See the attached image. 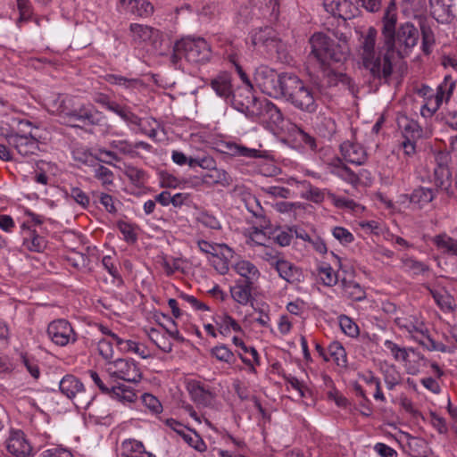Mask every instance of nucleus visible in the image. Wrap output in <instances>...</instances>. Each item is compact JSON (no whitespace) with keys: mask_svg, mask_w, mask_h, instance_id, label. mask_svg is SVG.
Wrapping results in <instances>:
<instances>
[{"mask_svg":"<svg viewBox=\"0 0 457 457\" xmlns=\"http://www.w3.org/2000/svg\"><path fill=\"white\" fill-rule=\"evenodd\" d=\"M396 21V7L391 3L383 16L384 45L378 51L375 48L377 30L373 27H370L361 36L358 55L362 66L374 79L387 80L392 75Z\"/></svg>","mask_w":457,"mask_h":457,"instance_id":"1","label":"nucleus"},{"mask_svg":"<svg viewBox=\"0 0 457 457\" xmlns=\"http://www.w3.org/2000/svg\"><path fill=\"white\" fill-rule=\"evenodd\" d=\"M279 96L284 97L297 110L306 113H314L318 109L313 89L292 73L285 72Z\"/></svg>","mask_w":457,"mask_h":457,"instance_id":"2","label":"nucleus"},{"mask_svg":"<svg viewBox=\"0 0 457 457\" xmlns=\"http://www.w3.org/2000/svg\"><path fill=\"white\" fill-rule=\"evenodd\" d=\"M311 55L316 59L321 67H328L331 62L345 61L350 52V47L345 36L335 43L323 33H314L310 38Z\"/></svg>","mask_w":457,"mask_h":457,"instance_id":"3","label":"nucleus"},{"mask_svg":"<svg viewBox=\"0 0 457 457\" xmlns=\"http://www.w3.org/2000/svg\"><path fill=\"white\" fill-rule=\"evenodd\" d=\"M211 57V46L206 40L202 37H187L175 43L170 62L176 69H184V62L192 64L206 63Z\"/></svg>","mask_w":457,"mask_h":457,"instance_id":"4","label":"nucleus"},{"mask_svg":"<svg viewBox=\"0 0 457 457\" xmlns=\"http://www.w3.org/2000/svg\"><path fill=\"white\" fill-rule=\"evenodd\" d=\"M395 324L400 329L405 330L411 337L428 351L448 352V348L443 343L431 338L428 328L422 318L417 315L398 317Z\"/></svg>","mask_w":457,"mask_h":457,"instance_id":"5","label":"nucleus"},{"mask_svg":"<svg viewBox=\"0 0 457 457\" xmlns=\"http://www.w3.org/2000/svg\"><path fill=\"white\" fill-rule=\"evenodd\" d=\"M59 116L62 123L74 127L98 126L104 120L103 112L97 111L92 104H81L71 110L65 104L59 108Z\"/></svg>","mask_w":457,"mask_h":457,"instance_id":"6","label":"nucleus"},{"mask_svg":"<svg viewBox=\"0 0 457 457\" xmlns=\"http://www.w3.org/2000/svg\"><path fill=\"white\" fill-rule=\"evenodd\" d=\"M106 371L112 378L130 384H138L143 378L139 363L130 358H119L109 361Z\"/></svg>","mask_w":457,"mask_h":457,"instance_id":"7","label":"nucleus"},{"mask_svg":"<svg viewBox=\"0 0 457 457\" xmlns=\"http://www.w3.org/2000/svg\"><path fill=\"white\" fill-rule=\"evenodd\" d=\"M455 88V81L451 75H446L437 86L436 94L429 95L420 108L423 117H431L444 102H448Z\"/></svg>","mask_w":457,"mask_h":457,"instance_id":"8","label":"nucleus"},{"mask_svg":"<svg viewBox=\"0 0 457 457\" xmlns=\"http://www.w3.org/2000/svg\"><path fill=\"white\" fill-rule=\"evenodd\" d=\"M284 76L285 73L277 76L274 70L266 65H261L255 69L253 81L264 94L278 97L282 92V79Z\"/></svg>","mask_w":457,"mask_h":457,"instance_id":"9","label":"nucleus"},{"mask_svg":"<svg viewBox=\"0 0 457 457\" xmlns=\"http://www.w3.org/2000/svg\"><path fill=\"white\" fill-rule=\"evenodd\" d=\"M59 388L62 395L73 400L78 408L88 409L91 406V396H86L83 383L73 375L64 376L60 383Z\"/></svg>","mask_w":457,"mask_h":457,"instance_id":"10","label":"nucleus"},{"mask_svg":"<svg viewBox=\"0 0 457 457\" xmlns=\"http://www.w3.org/2000/svg\"><path fill=\"white\" fill-rule=\"evenodd\" d=\"M196 245L202 253L220 259L215 268L220 274L228 271V262L234 256V251L229 246L225 244L210 243L204 239L197 240Z\"/></svg>","mask_w":457,"mask_h":457,"instance_id":"11","label":"nucleus"},{"mask_svg":"<svg viewBox=\"0 0 457 457\" xmlns=\"http://www.w3.org/2000/svg\"><path fill=\"white\" fill-rule=\"evenodd\" d=\"M47 335L51 341L59 346H65L77 340V335L71 323L64 319H58L49 323Z\"/></svg>","mask_w":457,"mask_h":457,"instance_id":"12","label":"nucleus"},{"mask_svg":"<svg viewBox=\"0 0 457 457\" xmlns=\"http://www.w3.org/2000/svg\"><path fill=\"white\" fill-rule=\"evenodd\" d=\"M253 44L258 48H263L268 54L278 53L282 46L277 32L270 27L260 28L253 31Z\"/></svg>","mask_w":457,"mask_h":457,"instance_id":"13","label":"nucleus"},{"mask_svg":"<svg viewBox=\"0 0 457 457\" xmlns=\"http://www.w3.org/2000/svg\"><path fill=\"white\" fill-rule=\"evenodd\" d=\"M4 137L8 145L22 157L36 154L39 150L38 141L31 135H20L11 132L4 135Z\"/></svg>","mask_w":457,"mask_h":457,"instance_id":"14","label":"nucleus"},{"mask_svg":"<svg viewBox=\"0 0 457 457\" xmlns=\"http://www.w3.org/2000/svg\"><path fill=\"white\" fill-rule=\"evenodd\" d=\"M420 38L418 29L411 22H405L399 26L395 31V46L397 44L398 52L408 53L413 48Z\"/></svg>","mask_w":457,"mask_h":457,"instance_id":"15","label":"nucleus"},{"mask_svg":"<svg viewBox=\"0 0 457 457\" xmlns=\"http://www.w3.org/2000/svg\"><path fill=\"white\" fill-rule=\"evenodd\" d=\"M128 125H135L140 128L141 131L150 138H155L157 136V128L159 123L154 119L143 120L135 114L129 106H124L118 113Z\"/></svg>","mask_w":457,"mask_h":457,"instance_id":"16","label":"nucleus"},{"mask_svg":"<svg viewBox=\"0 0 457 457\" xmlns=\"http://www.w3.org/2000/svg\"><path fill=\"white\" fill-rule=\"evenodd\" d=\"M129 34L133 43L137 46L155 45L161 37L158 29L139 23L130 24Z\"/></svg>","mask_w":457,"mask_h":457,"instance_id":"17","label":"nucleus"},{"mask_svg":"<svg viewBox=\"0 0 457 457\" xmlns=\"http://www.w3.org/2000/svg\"><path fill=\"white\" fill-rule=\"evenodd\" d=\"M187 389L191 399L199 405L209 406L214 400L215 394L211 390L210 386L201 381L195 379L188 380Z\"/></svg>","mask_w":457,"mask_h":457,"instance_id":"18","label":"nucleus"},{"mask_svg":"<svg viewBox=\"0 0 457 457\" xmlns=\"http://www.w3.org/2000/svg\"><path fill=\"white\" fill-rule=\"evenodd\" d=\"M323 7L332 16L344 21L354 17V9L350 0H323Z\"/></svg>","mask_w":457,"mask_h":457,"instance_id":"19","label":"nucleus"},{"mask_svg":"<svg viewBox=\"0 0 457 457\" xmlns=\"http://www.w3.org/2000/svg\"><path fill=\"white\" fill-rule=\"evenodd\" d=\"M6 447L10 453L17 457H26L31 453V446L21 430L12 431L6 442Z\"/></svg>","mask_w":457,"mask_h":457,"instance_id":"20","label":"nucleus"},{"mask_svg":"<svg viewBox=\"0 0 457 457\" xmlns=\"http://www.w3.org/2000/svg\"><path fill=\"white\" fill-rule=\"evenodd\" d=\"M210 87L216 96L230 101L234 98V90L231 83V77L228 73L221 72L210 80Z\"/></svg>","mask_w":457,"mask_h":457,"instance_id":"21","label":"nucleus"},{"mask_svg":"<svg viewBox=\"0 0 457 457\" xmlns=\"http://www.w3.org/2000/svg\"><path fill=\"white\" fill-rule=\"evenodd\" d=\"M453 0H429L431 16L440 23H449L453 19Z\"/></svg>","mask_w":457,"mask_h":457,"instance_id":"22","label":"nucleus"},{"mask_svg":"<svg viewBox=\"0 0 457 457\" xmlns=\"http://www.w3.org/2000/svg\"><path fill=\"white\" fill-rule=\"evenodd\" d=\"M107 395L123 405L132 404L138 398L137 391L133 386L121 383L111 386Z\"/></svg>","mask_w":457,"mask_h":457,"instance_id":"23","label":"nucleus"},{"mask_svg":"<svg viewBox=\"0 0 457 457\" xmlns=\"http://www.w3.org/2000/svg\"><path fill=\"white\" fill-rule=\"evenodd\" d=\"M341 153L345 160L350 163L361 165L367 160V154L363 147L358 144L344 142L341 146Z\"/></svg>","mask_w":457,"mask_h":457,"instance_id":"24","label":"nucleus"},{"mask_svg":"<svg viewBox=\"0 0 457 457\" xmlns=\"http://www.w3.org/2000/svg\"><path fill=\"white\" fill-rule=\"evenodd\" d=\"M21 234L23 236V245L29 251L32 252H43L46 246V239L37 234L35 230L23 223L21 226Z\"/></svg>","mask_w":457,"mask_h":457,"instance_id":"25","label":"nucleus"},{"mask_svg":"<svg viewBox=\"0 0 457 457\" xmlns=\"http://www.w3.org/2000/svg\"><path fill=\"white\" fill-rule=\"evenodd\" d=\"M120 4L126 12L142 18L154 12V5L148 0H120Z\"/></svg>","mask_w":457,"mask_h":457,"instance_id":"26","label":"nucleus"},{"mask_svg":"<svg viewBox=\"0 0 457 457\" xmlns=\"http://www.w3.org/2000/svg\"><path fill=\"white\" fill-rule=\"evenodd\" d=\"M235 271L242 278H245L243 283L254 285L260 276L261 272L259 269L248 260H239L234 264Z\"/></svg>","mask_w":457,"mask_h":457,"instance_id":"27","label":"nucleus"},{"mask_svg":"<svg viewBox=\"0 0 457 457\" xmlns=\"http://www.w3.org/2000/svg\"><path fill=\"white\" fill-rule=\"evenodd\" d=\"M121 457H156L153 453L145 450L144 444L137 439L124 440L120 445Z\"/></svg>","mask_w":457,"mask_h":457,"instance_id":"28","label":"nucleus"},{"mask_svg":"<svg viewBox=\"0 0 457 457\" xmlns=\"http://www.w3.org/2000/svg\"><path fill=\"white\" fill-rule=\"evenodd\" d=\"M415 208L422 209L436 197L434 189L426 187H418L410 195H404Z\"/></svg>","mask_w":457,"mask_h":457,"instance_id":"29","label":"nucleus"},{"mask_svg":"<svg viewBox=\"0 0 457 457\" xmlns=\"http://www.w3.org/2000/svg\"><path fill=\"white\" fill-rule=\"evenodd\" d=\"M232 341L236 346H238L241 349V352L238 353V356L241 361L253 370V365H258L260 363L257 350L252 346H247L244 341L237 337H234Z\"/></svg>","mask_w":457,"mask_h":457,"instance_id":"30","label":"nucleus"},{"mask_svg":"<svg viewBox=\"0 0 457 457\" xmlns=\"http://www.w3.org/2000/svg\"><path fill=\"white\" fill-rule=\"evenodd\" d=\"M253 285L237 281L235 286L230 287V295L235 302L241 305H247L252 300Z\"/></svg>","mask_w":457,"mask_h":457,"instance_id":"31","label":"nucleus"},{"mask_svg":"<svg viewBox=\"0 0 457 457\" xmlns=\"http://www.w3.org/2000/svg\"><path fill=\"white\" fill-rule=\"evenodd\" d=\"M380 371L388 390H394L402 384L403 376L395 365L385 362L381 365Z\"/></svg>","mask_w":457,"mask_h":457,"instance_id":"32","label":"nucleus"},{"mask_svg":"<svg viewBox=\"0 0 457 457\" xmlns=\"http://www.w3.org/2000/svg\"><path fill=\"white\" fill-rule=\"evenodd\" d=\"M273 268L278 273V276L289 283L297 280L300 275L299 270L292 262L283 258V256L277 262Z\"/></svg>","mask_w":457,"mask_h":457,"instance_id":"33","label":"nucleus"},{"mask_svg":"<svg viewBox=\"0 0 457 457\" xmlns=\"http://www.w3.org/2000/svg\"><path fill=\"white\" fill-rule=\"evenodd\" d=\"M436 249L442 253L457 256V240L446 234H439L432 239Z\"/></svg>","mask_w":457,"mask_h":457,"instance_id":"34","label":"nucleus"},{"mask_svg":"<svg viewBox=\"0 0 457 457\" xmlns=\"http://www.w3.org/2000/svg\"><path fill=\"white\" fill-rule=\"evenodd\" d=\"M71 156L79 165L94 166L96 161L89 148L79 144L72 146Z\"/></svg>","mask_w":457,"mask_h":457,"instance_id":"35","label":"nucleus"},{"mask_svg":"<svg viewBox=\"0 0 457 457\" xmlns=\"http://www.w3.org/2000/svg\"><path fill=\"white\" fill-rule=\"evenodd\" d=\"M214 321L218 327L220 334L224 337L228 336L231 330L236 332H240L242 330L241 326L237 322V320L227 313L217 316Z\"/></svg>","mask_w":457,"mask_h":457,"instance_id":"36","label":"nucleus"},{"mask_svg":"<svg viewBox=\"0 0 457 457\" xmlns=\"http://www.w3.org/2000/svg\"><path fill=\"white\" fill-rule=\"evenodd\" d=\"M204 183L219 184L223 187H228L231 183V178L225 170L212 168L209 172L202 177Z\"/></svg>","mask_w":457,"mask_h":457,"instance_id":"37","label":"nucleus"},{"mask_svg":"<svg viewBox=\"0 0 457 457\" xmlns=\"http://www.w3.org/2000/svg\"><path fill=\"white\" fill-rule=\"evenodd\" d=\"M384 345L389 354L393 357L395 361L406 362L409 359V353H414V349L410 347H403L392 340H386Z\"/></svg>","mask_w":457,"mask_h":457,"instance_id":"38","label":"nucleus"},{"mask_svg":"<svg viewBox=\"0 0 457 457\" xmlns=\"http://www.w3.org/2000/svg\"><path fill=\"white\" fill-rule=\"evenodd\" d=\"M402 269L412 275H420L428 270V266L407 254L401 258Z\"/></svg>","mask_w":457,"mask_h":457,"instance_id":"39","label":"nucleus"},{"mask_svg":"<svg viewBox=\"0 0 457 457\" xmlns=\"http://www.w3.org/2000/svg\"><path fill=\"white\" fill-rule=\"evenodd\" d=\"M429 292L436 304L445 312L453 309V298L443 288H429Z\"/></svg>","mask_w":457,"mask_h":457,"instance_id":"40","label":"nucleus"},{"mask_svg":"<svg viewBox=\"0 0 457 457\" xmlns=\"http://www.w3.org/2000/svg\"><path fill=\"white\" fill-rule=\"evenodd\" d=\"M330 172L350 184H356L359 181L358 176L341 161H337V163L331 165Z\"/></svg>","mask_w":457,"mask_h":457,"instance_id":"41","label":"nucleus"},{"mask_svg":"<svg viewBox=\"0 0 457 457\" xmlns=\"http://www.w3.org/2000/svg\"><path fill=\"white\" fill-rule=\"evenodd\" d=\"M328 353L329 356L337 366L342 368H345L347 366L346 352L339 342H332L328 345Z\"/></svg>","mask_w":457,"mask_h":457,"instance_id":"42","label":"nucleus"},{"mask_svg":"<svg viewBox=\"0 0 457 457\" xmlns=\"http://www.w3.org/2000/svg\"><path fill=\"white\" fill-rule=\"evenodd\" d=\"M270 237L278 245L284 247L290 245L293 238V227L292 228H276L269 232Z\"/></svg>","mask_w":457,"mask_h":457,"instance_id":"43","label":"nucleus"},{"mask_svg":"<svg viewBox=\"0 0 457 457\" xmlns=\"http://www.w3.org/2000/svg\"><path fill=\"white\" fill-rule=\"evenodd\" d=\"M451 172L445 164H439L434 169V180L441 189L446 190L450 186Z\"/></svg>","mask_w":457,"mask_h":457,"instance_id":"44","label":"nucleus"},{"mask_svg":"<svg viewBox=\"0 0 457 457\" xmlns=\"http://www.w3.org/2000/svg\"><path fill=\"white\" fill-rule=\"evenodd\" d=\"M319 133L324 137H329L333 136L337 131V124L335 120L329 116L318 117V122L316 124Z\"/></svg>","mask_w":457,"mask_h":457,"instance_id":"45","label":"nucleus"},{"mask_svg":"<svg viewBox=\"0 0 457 457\" xmlns=\"http://www.w3.org/2000/svg\"><path fill=\"white\" fill-rule=\"evenodd\" d=\"M318 276L320 277L323 285L327 287L335 286L337 281V273L333 270V268L328 263H322L318 268Z\"/></svg>","mask_w":457,"mask_h":457,"instance_id":"46","label":"nucleus"},{"mask_svg":"<svg viewBox=\"0 0 457 457\" xmlns=\"http://www.w3.org/2000/svg\"><path fill=\"white\" fill-rule=\"evenodd\" d=\"M344 292L353 301H362L366 298L365 290L355 281H343Z\"/></svg>","mask_w":457,"mask_h":457,"instance_id":"47","label":"nucleus"},{"mask_svg":"<svg viewBox=\"0 0 457 457\" xmlns=\"http://www.w3.org/2000/svg\"><path fill=\"white\" fill-rule=\"evenodd\" d=\"M104 79L108 83L118 85L124 88H134L140 83V80L137 79L126 78L118 74H106Z\"/></svg>","mask_w":457,"mask_h":457,"instance_id":"48","label":"nucleus"},{"mask_svg":"<svg viewBox=\"0 0 457 457\" xmlns=\"http://www.w3.org/2000/svg\"><path fill=\"white\" fill-rule=\"evenodd\" d=\"M124 174L135 185H143L146 180L145 170L132 165L125 166Z\"/></svg>","mask_w":457,"mask_h":457,"instance_id":"49","label":"nucleus"},{"mask_svg":"<svg viewBox=\"0 0 457 457\" xmlns=\"http://www.w3.org/2000/svg\"><path fill=\"white\" fill-rule=\"evenodd\" d=\"M324 68V74L327 76L328 79V84L329 86H337L338 83L343 84L344 86L349 87L351 85V79L344 73L341 72H336L332 70L327 69V67Z\"/></svg>","mask_w":457,"mask_h":457,"instance_id":"50","label":"nucleus"},{"mask_svg":"<svg viewBox=\"0 0 457 457\" xmlns=\"http://www.w3.org/2000/svg\"><path fill=\"white\" fill-rule=\"evenodd\" d=\"M257 255L263 261L267 262L273 267L277 262L282 257L281 253L268 245L262 246L257 253Z\"/></svg>","mask_w":457,"mask_h":457,"instance_id":"51","label":"nucleus"},{"mask_svg":"<svg viewBox=\"0 0 457 457\" xmlns=\"http://www.w3.org/2000/svg\"><path fill=\"white\" fill-rule=\"evenodd\" d=\"M197 221L210 229L220 230L222 228L220 221L214 215L206 211L199 212Z\"/></svg>","mask_w":457,"mask_h":457,"instance_id":"52","label":"nucleus"},{"mask_svg":"<svg viewBox=\"0 0 457 457\" xmlns=\"http://www.w3.org/2000/svg\"><path fill=\"white\" fill-rule=\"evenodd\" d=\"M94 176L101 181L104 187H108L113 183V172L104 165H96Z\"/></svg>","mask_w":457,"mask_h":457,"instance_id":"53","label":"nucleus"},{"mask_svg":"<svg viewBox=\"0 0 457 457\" xmlns=\"http://www.w3.org/2000/svg\"><path fill=\"white\" fill-rule=\"evenodd\" d=\"M339 326L342 331L348 337H356L359 335V327L346 315H341L339 317Z\"/></svg>","mask_w":457,"mask_h":457,"instance_id":"54","label":"nucleus"},{"mask_svg":"<svg viewBox=\"0 0 457 457\" xmlns=\"http://www.w3.org/2000/svg\"><path fill=\"white\" fill-rule=\"evenodd\" d=\"M212 354L219 361L232 363L234 353L225 345H216L212 349Z\"/></svg>","mask_w":457,"mask_h":457,"instance_id":"55","label":"nucleus"},{"mask_svg":"<svg viewBox=\"0 0 457 457\" xmlns=\"http://www.w3.org/2000/svg\"><path fill=\"white\" fill-rule=\"evenodd\" d=\"M110 146L115 150L117 154L133 155L135 153V146L128 140H112L110 142Z\"/></svg>","mask_w":457,"mask_h":457,"instance_id":"56","label":"nucleus"},{"mask_svg":"<svg viewBox=\"0 0 457 457\" xmlns=\"http://www.w3.org/2000/svg\"><path fill=\"white\" fill-rule=\"evenodd\" d=\"M271 239L266 236V232L257 228H253L249 233L247 243L251 245H257L260 247L267 245L266 243Z\"/></svg>","mask_w":457,"mask_h":457,"instance_id":"57","label":"nucleus"},{"mask_svg":"<svg viewBox=\"0 0 457 457\" xmlns=\"http://www.w3.org/2000/svg\"><path fill=\"white\" fill-rule=\"evenodd\" d=\"M332 235L344 245H349L354 240L353 235L344 227H335L332 229Z\"/></svg>","mask_w":457,"mask_h":457,"instance_id":"58","label":"nucleus"},{"mask_svg":"<svg viewBox=\"0 0 457 457\" xmlns=\"http://www.w3.org/2000/svg\"><path fill=\"white\" fill-rule=\"evenodd\" d=\"M403 131L406 137H410L412 139L420 138L423 135L422 129L420 124L413 120H407L403 126Z\"/></svg>","mask_w":457,"mask_h":457,"instance_id":"59","label":"nucleus"},{"mask_svg":"<svg viewBox=\"0 0 457 457\" xmlns=\"http://www.w3.org/2000/svg\"><path fill=\"white\" fill-rule=\"evenodd\" d=\"M422 34V50L425 54L430 53V47L435 42L433 31L429 27L425 25L420 26Z\"/></svg>","mask_w":457,"mask_h":457,"instance_id":"60","label":"nucleus"},{"mask_svg":"<svg viewBox=\"0 0 457 457\" xmlns=\"http://www.w3.org/2000/svg\"><path fill=\"white\" fill-rule=\"evenodd\" d=\"M69 195L83 208H87L90 204V199L88 195L79 187H71Z\"/></svg>","mask_w":457,"mask_h":457,"instance_id":"61","label":"nucleus"},{"mask_svg":"<svg viewBox=\"0 0 457 457\" xmlns=\"http://www.w3.org/2000/svg\"><path fill=\"white\" fill-rule=\"evenodd\" d=\"M143 404L154 413H159L162 411L160 401L151 394H144L141 396Z\"/></svg>","mask_w":457,"mask_h":457,"instance_id":"62","label":"nucleus"},{"mask_svg":"<svg viewBox=\"0 0 457 457\" xmlns=\"http://www.w3.org/2000/svg\"><path fill=\"white\" fill-rule=\"evenodd\" d=\"M183 439L194 449L198 452H204L206 445L197 434H183Z\"/></svg>","mask_w":457,"mask_h":457,"instance_id":"63","label":"nucleus"},{"mask_svg":"<svg viewBox=\"0 0 457 457\" xmlns=\"http://www.w3.org/2000/svg\"><path fill=\"white\" fill-rule=\"evenodd\" d=\"M42 457H73L71 452L60 446L52 447L42 452Z\"/></svg>","mask_w":457,"mask_h":457,"instance_id":"64","label":"nucleus"}]
</instances>
